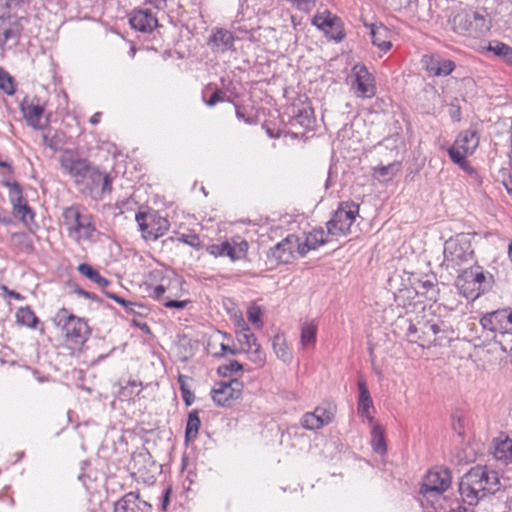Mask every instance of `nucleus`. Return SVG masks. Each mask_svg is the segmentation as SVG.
Instances as JSON below:
<instances>
[{"instance_id":"obj_2","label":"nucleus","mask_w":512,"mask_h":512,"mask_svg":"<svg viewBox=\"0 0 512 512\" xmlns=\"http://www.w3.org/2000/svg\"><path fill=\"white\" fill-rule=\"evenodd\" d=\"M406 337L409 342L418 343L421 347L446 346L453 338L451 326L438 318L420 320L416 323L406 321Z\"/></svg>"},{"instance_id":"obj_6","label":"nucleus","mask_w":512,"mask_h":512,"mask_svg":"<svg viewBox=\"0 0 512 512\" xmlns=\"http://www.w3.org/2000/svg\"><path fill=\"white\" fill-rule=\"evenodd\" d=\"M474 251L470 239L463 234L450 238L444 243L443 265L456 269L473 260Z\"/></svg>"},{"instance_id":"obj_22","label":"nucleus","mask_w":512,"mask_h":512,"mask_svg":"<svg viewBox=\"0 0 512 512\" xmlns=\"http://www.w3.org/2000/svg\"><path fill=\"white\" fill-rule=\"evenodd\" d=\"M208 45L214 53H225L233 49L234 36L226 29L217 28L212 31Z\"/></svg>"},{"instance_id":"obj_18","label":"nucleus","mask_w":512,"mask_h":512,"mask_svg":"<svg viewBox=\"0 0 512 512\" xmlns=\"http://www.w3.org/2000/svg\"><path fill=\"white\" fill-rule=\"evenodd\" d=\"M312 23L331 39L337 42L343 40L344 33L341 29L340 22L336 17L332 16L330 12L325 11L322 14L315 15L312 19Z\"/></svg>"},{"instance_id":"obj_64","label":"nucleus","mask_w":512,"mask_h":512,"mask_svg":"<svg viewBox=\"0 0 512 512\" xmlns=\"http://www.w3.org/2000/svg\"><path fill=\"white\" fill-rule=\"evenodd\" d=\"M508 257H509L510 261L512 262V241L509 243V246H508Z\"/></svg>"},{"instance_id":"obj_25","label":"nucleus","mask_w":512,"mask_h":512,"mask_svg":"<svg viewBox=\"0 0 512 512\" xmlns=\"http://www.w3.org/2000/svg\"><path fill=\"white\" fill-rule=\"evenodd\" d=\"M425 69L432 76H447L455 69V63L440 57H429L425 60Z\"/></svg>"},{"instance_id":"obj_49","label":"nucleus","mask_w":512,"mask_h":512,"mask_svg":"<svg viewBox=\"0 0 512 512\" xmlns=\"http://www.w3.org/2000/svg\"><path fill=\"white\" fill-rule=\"evenodd\" d=\"M261 309L258 306H252L248 309L247 316L248 320L254 324L257 328H260L262 326L261 321Z\"/></svg>"},{"instance_id":"obj_29","label":"nucleus","mask_w":512,"mask_h":512,"mask_svg":"<svg viewBox=\"0 0 512 512\" xmlns=\"http://www.w3.org/2000/svg\"><path fill=\"white\" fill-rule=\"evenodd\" d=\"M369 27L373 45L377 46L382 52H387L392 46V43L388 40V29L383 25L375 24H371Z\"/></svg>"},{"instance_id":"obj_4","label":"nucleus","mask_w":512,"mask_h":512,"mask_svg":"<svg viewBox=\"0 0 512 512\" xmlns=\"http://www.w3.org/2000/svg\"><path fill=\"white\" fill-rule=\"evenodd\" d=\"M448 24L452 31L462 36L479 37L490 29V20L484 15L463 9L454 11Z\"/></svg>"},{"instance_id":"obj_3","label":"nucleus","mask_w":512,"mask_h":512,"mask_svg":"<svg viewBox=\"0 0 512 512\" xmlns=\"http://www.w3.org/2000/svg\"><path fill=\"white\" fill-rule=\"evenodd\" d=\"M63 223L69 238L76 242L93 238L96 227L91 214L85 213L79 205L66 207L62 213Z\"/></svg>"},{"instance_id":"obj_20","label":"nucleus","mask_w":512,"mask_h":512,"mask_svg":"<svg viewBox=\"0 0 512 512\" xmlns=\"http://www.w3.org/2000/svg\"><path fill=\"white\" fill-rule=\"evenodd\" d=\"M60 163L62 169L70 176L74 177L78 185L85 181V177L92 167L86 160L75 158L71 155H64Z\"/></svg>"},{"instance_id":"obj_39","label":"nucleus","mask_w":512,"mask_h":512,"mask_svg":"<svg viewBox=\"0 0 512 512\" xmlns=\"http://www.w3.org/2000/svg\"><path fill=\"white\" fill-rule=\"evenodd\" d=\"M317 326L313 322H305L301 327L300 342L303 347L313 345L316 340Z\"/></svg>"},{"instance_id":"obj_48","label":"nucleus","mask_w":512,"mask_h":512,"mask_svg":"<svg viewBox=\"0 0 512 512\" xmlns=\"http://www.w3.org/2000/svg\"><path fill=\"white\" fill-rule=\"evenodd\" d=\"M243 369V366L241 363H239L236 360L230 361L228 364H223L218 368V371L223 376H227L229 374L236 373L238 371H241Z\"/></svg>"},{"instance_id":"obj_41","label":"nucleus","mask_w":512,"mask_h":512,"mask_svg":"<svg viewBox=\"0 0 512 512\" xmlns=\"http://www.w3.org/2000/svg\"><path fill=\"white\" fill-rule=\"evenodd\" d=\"M0 90L9 96L14 95L16 92L14 78L2 67H0Z\"/></svg>"},{"instance_id":"obj_31","label":"nucleus","mask_w":512,"mask_h":512,"mask_svg":"<svg viewBox=\"0 0 512 512\" xmlns=\"http://www.w3.org/2000/svg\"><path fill=\"white\" fill-rule=\"evenodd\" d=\"M201 420L199 417V410L194 409L188 414V419L185 428V440L194 441L197 438Z\"/></svg>"},{"instance_id":"obj_57","label":"nucleus","mask_w":512,"mask_h":512,"mask_svg":"<svg viewBox=\"0 0 512 512\" xmlns=\"http://www.w3.org/2000/svg\"><path fill=\"white\" fill-rule=\"evenodd\" d=\"M181 394H182V398H183V401L185 402V404L187 406L192 405V403L195 400V396H194L193 392L190 389H188V390H185L184 392H182Z\"/></svg>"},{"instance_id":"obj_42","label":"nucleus","mask_w":512,"mask_h":512,"mask_svg":"<svg viewBox=\"0 0 512 512\" xmlns=\"http://www.w3.org/2000/svg\"><path fill=\"white\" fill-rule=\"evenodd\" d=\"M13 215L18 217L21 220V222L26 226H30V224L35 222V213L28 205V203H25L23 204V206L14 210Z\"/></svg>"},{"instance_id":"obj_11","label":"nucleus","mask_w":512,"mask_h":512,"mask_svg":"<svg viewBox=\"0 0 512 512\" xmlns=\"http://www.w3.org/2000/svg\"><path fill=\"white\" fill-rule=\"evenodd\" d=\"M136 222L145 240L155 241L163 236L170 227L168 220L154 211L139 212Z\"/></svg>"},{"instance_id":"obj_17","label":"nucleus","mask_w":512,"mask_h":512,"mask_svg":"<svg viewBox=\"0 0 512 512\" xmlns=\"http://www.w3.org/2000/svg\"><path fill=\"white\" fill-rule=\"evenodd\" d=\"M355 81L352 84L354 93L360 98H371L375 95V85L372 75L365 66L355 65L353 67Z\"/></svg>"},{"instance_id":"obj_23","label":"nucleus","mask_w":512,"mask_h":512,"mask_svg":"<svg viewBox=\"0 0 512 512\" xmlns=\"http://www.w3.org/2000/svg\"><path fill=\"white\" fill-rule=\"evenodd\" d=\"M133 29L143 33L152 32L158 25L157 18L149 10H134L129 18Z\"/></svg>"},{"instance_id":"obj_28","label":"nucleus","mask_w":512,"mask_h":512,"mask_svg":"<svg viewBox=\"0 0 512 512\" xmlns=\"http://www.w3.org/2000/svg\"><path fill=\"white\" fill-rule=\"evenodd\" d=\"M454 145L464 153L472 154L479 145V136L475 130L462 131L456 138Z\"/></svg>"},{"instance_id":"obj_36","label":"nucleus","mask_w":512,"mask_h":512,"mask_svg":"<svg viewBox=\"0 0 512 512\" xmlns=\"http://www.w3.org/2000/svg\"><path fill=\"white\" fill-rule=\"evenodd\" d=\"M488 51L493 52L496 56L501 58L506 64L512 66V47L500 42L493 41L488 46Z\"/></svg>"},{"instance_id":"obj_16","label":"nucleus","mask_w":512,"mask_h":512,"mask_svg":"<svg viewBox=\"0 0 512 512\" xmlns=\"http://www.w3.org/2000/svg\"><path fill=\"white\" fill-rule=\"evenodd\" d=\"M20 109L30 127L34 129L43 128L42 117L45 108L44 103L38 97H25L20 103Z\"/></svg>"},{"instance_id":"obj_14","label":"nucleus","mask_w":512,"mask_h":512,"mask_svg":"<svg viewBox=\"0 0 512 512\" xmlns=\"http://www.w3.org/2000/svg\"><path fill=\"white\" fill-rule=\"evenodd\" d=\"M80 185H84L89 189L95 198H101L104 194L110 193L112 190V179L109 174L101 172L95 167H91L89 173L85 177V181Z\"/></svg>"},{"instance_id":"obj_5","label":"nucleus","mask_w":512,"mask_h":512,"mask_svg":"<svg viewBox=\"0 0 512 512\" xmlns=\"http://www.w3.org/2000/svg\"><path fill=\"white\" fill-rule=\"evenodd\" d=\"M53 322L61 328L66 342L74 345L83 344L90 334L89 326L85 320L73 315L66 308H61L56 312Z\"/></svg>"},{"instance_id":"obj_8","label":"nucleus","mask_w":512,"mask_h":512,"mask_svg":"<svg viewBox=\"0 0 512 512\" xmlns=\"http://www.w3.org/2000/svg\"><path fill=\"white\" fill-rule=\"evenodd\" d=\"M359 213V205L354 202H343L327 222V232L332 236H346Z\"/></svg>"},{"instance_id":"obj_30","label":"nucleus","mask_w":512,"mask_h":512,"mask_svg":"<svg viewBox=\"0 0 512 512\" xmlns=\"http://www.w3.org/2000/svg\"><path fill=\"white\" fill-rule=\"evenodd\" d=\"M2 183L9 189V199L12 205V212L27 203L23 197V190L18 182L3 180Z\"/></svg>"},{"instance_id":"obj_24","label":"nucleus","mask_w":512,"mask_h":512,"mask_svg":"<svg viewBox=\"0 0 512 512\" xmlns=\"http://www.w3.org/2000/svg\"><path fill=\"white\" fill-rule=\"evenodd\" d=\"M493 456L505 466L512 467V439L506 434H500L493 440Z\"/></svg>"},{"instance_id":"obj_51","label":"nucleus","mask_w":512,"mask_h":512,"mask_svg":"<svg viewBox=\"0 0 512 512\" xmlns=\"http://www.w3.org/2000/svg\"><path fill=\"white\" fill-rule=\"evenodd\" d=\"M291 1H292L293 5L301 11L309 12L315 6V0H291Z\"/></svg>"},{"instance_id":"obj_44","label":"nucleus","mask_w":512,"mask_h":512,"mask_svg":"<svg viewBox=\"0 0 512 512\" xmlns=\"http://www.w3.org/2000/svg\"><path fill=\"white\" fill-rule=\"evenodd\" d=\"M448 154L451 160L459 165L462 169L466 170L468 167V162L466 160V156L468 153H464L460 148L456 145H453L448 149Z\"/></svg>"},{"instance_id":"obj_37","label":"nucleus","mask_w":512,"mask_h":512,"mask_svg":"<svg viewBox=\"0 0 512 512\" xmlns=\"http://www.w3.org/2000/svg\"><path fill=\"white\" fill-rule=\"evenodd\" d=\"M180 284L181 280L177 276H174L173 279L162 278L161 283L151 289L150 296L154 299L160 300L166 291H169L172 287H176Z\"/></svg>"},{"instance_id":"obj_9","label":"nucleus","mask_w":512,"mask_h":512,"mask_svg":"<svg viewBox=\"0 0 512 512\" xmlns=\"http://www.w3.org/2000/svg\"><path fill=\"white\" fill-rule=\"evenodd\" d=\"M484 329L495 333V341L501 346V340H507L512 337V311L501 309L486 313L480 319Z\"/></svg>"},{"instance_id":"obj_43","label":"nucleus","mask_w":512,"mask_h":512,"mask_svg":"<svg viewBox=\"0 0 512 512\" xmlns=\"http://www.w3.org/2000/svg\"><path fill=\"white\" fill-rule=\"evenodd\" d=\"M245 352L248 354L249 360L257 367H262L265 364L266 354L262 350L260 344L257 343L253 348L245 349Z\"/></svg>"},{"instance_id":"obj_13","label":"nucleus","mask_w":512,"mask_h":512,"mask_svg":"<svg viewBox=\"0 0 512 512\" xmlns=\"http://www.w3.org/2000/svg\"><path fill=\"white\" fill-rule=\"evenodd\" d=\"M242 388V383L237 379L216 383L211 390L212 400L217 406H230L233 401L240 398Z\"/></svg>"},{"instance_id":"obj_27","label":"nucleus","mask_w":512,"mask_h":512,"mask_svg":"<svg viewBox=\"0 0 512 512\" xmlns=\"http://www.w3.org/2000/svg\"><path fill=\"white\" fill-rule=\"evenodd\" d=\"M326 242L327 239L323 229L312 230L306 235L303 242L299 240L300 256L306 255L310 250H314Z\"/></svg>"},{"instance_id":"obj_58","label":"nucleus","mask_w":512,"mask_h":512,"mask_svg":"<svg viewBox=\"0 0 512 512\" xmlns=\"http://www.w3.org/2000/svg\"><path fill=\"white\" fill-rule=\"evenodd\" d=\"M178 383L181 393L189 389L187 385V376L180 374L178 376Z\"/></svg>"},{"instance_id":"obj_56","label":"nucleus","mask_w":512,"mask_h":512,"mask_svg":"<svg viewBox=\"0 0 512 512\" xmlns=\"http://www.w3.org/2000/svg\"><path fill=\"white\" fill-rule=\"evenodd\" d=\"M184 242L194 248H200L201 241L197 235H188Z\"/></svg>"},{"instance_id":"obj_33","label":"nucleus","mask_w":512,"mask_h":512,"mask_svg":"<svg viewBox=\"0 0 512 512\" xmlns=\"http://www.w3.org/2000/svg\"><path fill=\"white\" fill-rule=\"evenodd\" d=\"M400 170L399 162H392L387 165H380L373 168V175L379 181L391 180Z\"/></svg>"},{"instance_id":"obj_1","label":"nucleus","mask_w":512,"mask_h":512,"mask_svg":"<svg viewBox=\"0 0 512 512\" xmlns=\"http://www.w3.org/2000/svg\"><path fill=\"white\" fill-rule=\"evenodd\" d=\"M500 489V481L496 471L487 466L471 468L459 483V492L465 503L476 505L488 495H492Z\"/></svg>"},{"instance_id":"obj_12","label":"nucleus","mask_w":512,"mask_h":512,"mask_svg":"<svg viewBox=\"0 0 512 512\" xmlns=\"http://www.w3.org/2000/svg\"><path fill=\"white\" fill-rule=\"evenodd\" d=\"M450 484L451 475L447 469L429 471L423 479L420 492L426 498L438 496L446 491Z\"/></svg>"},{"instance_id":"obj_19","label":"nucleus","mask_w":512,"mask_h":512,"mask_svg":"<svg viewBox=\"0 0 512 512\" xmlns=\"http://www.w3.org/2000/svg\"><path fill=\"white\" fill-rule=\"evenodd\" d=\"M23 31L20 20L9 18L0 25V47L2 49L12 48L19 42Z\"/></svg>"},{"instance_id":"obj_38","label":"nucleus","mask_w":512,"mask_h":512,"mask_svg":"<svg viewBox=\"0 0 512 512\" xmlns=\"http://www.w3.org/2000/svg\"><path fill=\"white\" fill-rule=\"evenodd\" d=\"M77 270L80 274L86 276L101 287H106L109 284V281L106 278L102 277L98 271L86 263L79 264Z\"/></svg>"},{"instance_id":"obj_60","label":"nucleus","mask_w":512,"mask_h":512,"mask_svg":"<svg viewBox=\"0 0 512 512\" xmlns=\"http://www.w3.org/2000/svg\"><path fill=\"white\" fill-rule=\"evenodd\" d=\"M77 293L86 297V298H89V299H95V295L90 293V292H87V291H84L82 289H79L77 290Z\"/></svg>"},{"instance_id":"obj_46","label":"nucleus","mask_w":512,"mask_h":512,"mask_svg":"<svg viewBox=\"0 0 512 512\" xmlns=\"http://www.w3.org/2000/svg\"><path fill=\"white\" fill-rule=\"evenodd\" d=\"M63 136H64V134L62 132H56L51 137L44 135L43 143L45 146L50 147L53 150H58L64 144Z\"/></svg>"},{"instance_id":"obj_61","label":"nucleus","mask_w":512,"mask_h":512,"mask_svg":"<svg viewBox=\"0 0 512 512\" xmlns=\"http://www.w3.org/2000/svg\"><path fill=\"white\" fill-rule=\"evenodd\" d=\"M101 113L97 112L90 118L91 124H97L100 121Z\"/></svg>"},{"instance_id":"obj_62","label":"nucleus","mask_w":512,"mask_h":512,"mask_svg":"<svg viewBox=\"0 0 512 512\" xmlns=\"http://www.w3.org/2000/svg\"><path fill=\"white\" fill-rule=\"evenodd\" d=\"M169 491H166L165 493V496H164V500H163V504H162V509L165 510L168 503H169Z\"/></svg>"},{"instance_id":"obj_53","label":"nucleus","mask_w":512,"mask_h":512,"mask_svg":"<svg viewBox=\"0 0 512 512\" xmlns=\"http://www.w3.org/2000/svg\"><path fill=\"white\" fill-rule=\"evenodd\" d=\"M188 304V301L179 300H167L163 303L166 308L169 309H184Z\"/></svg>"},{"instance_id":"obj_59","label":"nucleus","mask_w":512,"mask_h":512,"mask_svg":"<svg viewBox=\"0 0 512 512\" xmlns=\"http://www.w3.org/2000/svg\"><path fill=\"white\" fill-rule=\"evenodd\" d=\"M451 115L453 118H455L457 121L460 120V108L456 106L451 107Z\"/></svg>"},{"instance_id":"obj_47","label":"nucleus","mask_w":512,"mask_h":512,"mask_svg":"<svg viewBox=\"0 0 512 512\" xmlns=\"http://www.w3.org/2000/svg\"><path fill=\"white\" fill-rule=\"evenodd\" d=\"M318 417L319 422H322V426L331 423L334 419V411L330 408L317 407L314 411Z\"/></svg>"},{"instance_id":"obj_45","label":"nucleus","mask_w":512,"mask_h":512,"mask_svg":"<svg viewBox=\"0 0 512 512\" xmlns=\"http://www.w3.org/2000/svg\"><path fill=\"white\" fill-rule=\"evenodd\" d=\"M319 416H316L314 412H308L303 415L301 419V424L304 428L308 430H316L319 429L322 426V422H319L318 420Z\"/></svg>"},{"instance_id":"obj_40","label":"nucleus","mask_w":512,"mask_h":512,"mask_svg":"<svg viewBox=\"0 0 512 512\" xmlns=\"http://www.w3.org/2000/svg\"><path fill=\"white\" fill-rule=\"evenodd\" d=\"M371 444L373 450L379 454L386 452V444L384 440L383 430L379 425H375L371 431Z\"/></svg>"},{"instance_id":"obj_63","label":"nucleus","mask_w":512,"mask_h":512,"mask_svg":"<svg viewBox=\"0 0 512 512\" xmlns=\"http://www.w3.org/2000/svg\"><path fill=\"white\" fill-rule=\"evenodd\" d=\"M453 512H474L473 509H470V508H466V507H462V506H459L456 510H454Z\"/></svg>"},{"instance_id":"obj_34","label":"nucleus","mask_w":512,"mask_h":512,"mask_svg":"<svg viewBox=\"0 0 512 512\" xmlns=\"http://www.w3.org/2000/svg\"><path fill=\"white\" fill-rule=\"evenodd\" d=\"M273 349L276 356L285 363L292 360V353L288 347L285 338L282 335H276L273 338Z\"/></svg>"},{"instance_id":"obj_52","label":"nucleus","mask_w":512,"mask_h":512,"mask_svg":"<svg viewBox=\"0 0 512 512\" xmlns=\"http://www.w3.org/2000/svg\"><path fill=\"white\" fill-rule=\"evenodd\" d=\"M359 400L358 402L371 400L370 393L364 381H359Z\"/></svg>"},{"instance_id":"obj_7","label":"nucleus","mask_w":512,"mask_h":512,"mask_svg":"<svg viewBox=\"0 0 512 512\" xmlns=\"http://www.w3.org/2000/svg\"><path fill=\"white\" fill-rule=\"evenodd\" d=\"M455 285L460 294L472 301L489 288L487 276L480 267L464 270L456 278Z\"/></svg>"},{"instance_id":"obj_35","label":"nucleus","mask_w":512,"mask_h":512,"mask_svg":"<svg viewBox=\"0 0 512 512\" xmlns=\"http://www.w3.org/2000/svg\"><path fill=\"white\" fill-rule=\"evenodd\" d=\"M16 321L17 323L24 325L28 328L34 329L36 328L39 319L35 315V313L30 309V307H21L16 312Z\"/></svg>"},{"instance_id":"obj_21","label":"nucleus","mask_w":512,"mask_h":512,"mask_svg":"<svg viewBox=\"0 0 512 512\" xmlns=\"http://www.w3.org/2000/svg\"><path fill=\"white\" fill-rule=\"evenodd\" d=\"M152 506L140 499L139 494L129 492L115 503L114 512H151Z\"/></svg>"},{"instance_id":"obj_55","label":"nucleus","mask_w":512,"mask_h":512,"mask_svg":"<svg viewBox=\"0 0 512 512\" xmlns=\"http://www.w3.org/2000/svg\"><path fill=\"white\" fill-rule=\"evenodd\" d=\"M107 296L111 299H113L114 301H116L117 303L123 305L124 307H128V306H137L136 303L134 302H130V301H127L125 300L124 298L122 297H119L115 294H112V293H107Z\"/></svg>"},{"instance_id":"obj_10","label":"nucleus","mask_w":512,"mask_h":512,"mask_svg":"<svg viewBox=\"0 0 512 512\" xmlns=\"http://www.w3.org/2000/svg\"><path fill=\"white\" fill-rule=\"evenodd\" d=\"M248 242L241 236H233L222 243H214L206 247V251L214 257H228L232 262L246 258Z\"/></svg>"},{"instance_id":"obj_15","label":"nucleus","mask_w":512,"mask_h":512,"mask_svg":"<svg viewBox=\"0 0 512 512\" xmlns=\"http://www.w3.org/2000/svg\"><path fill=\"white\" fill-rule=\"evenodd\" d=\"M295 253L300 255L299 238L289 235L269 250L268 257L277 263H289Z\"/></svg>"},{"instance_id":"obj_26","label":"nucleus","mask_w":512,"mask_h":512,"mask_svg":"<svg viewBox=\"0 0 512 512\" xmlns=\"http://www.w3.org/2000/svg\"><path fill=\"white\" fill-rule=\"evenodd\" d=\"M225 338H227V335L222 332H217L212 336L207 345L208 352L215 357H221L226 354L234 355L236 350L224 342Z\"/></svg>"},{"instance_id":"obj_54","label":"nucleus","mask_w":512,"mask_h":512,"mask_svg":"<svg viewBox=\"0 0 512 512\" xmlns=\"http://www.w3.org/2000/svg\"><path fill=\"white\" fill-rule=\"evenodd\" d=\"M223 100V92L219 89L213 92L211 97L206 101V104L210 107L216 105L218 102Z\"/></svg>"},{"instance_id":"obj_32","label":"nucleus","mask_w":512,"mask_h":512,"mask_svg":"<svg viewBox=\"0 0 512 512\" xmlns=\"http://www.w3.org/2000/svg\"><path fill=\"white\" fill-rule=\"evenodd\" d=\"M239 330L237 331V339L243 346V349L253 348L257 344L256 336L251 332L245 321L241 319L238 323Z\"/></svg>"},{"instance_id":"obj_50","label":"nucleus","mask_w":512,"mask_h":512,"mask_svg":"<svg viewBox=\"0 0 512 512\" xmlns=\"http://www.w3.org/2000/svg\"><path fill=\"white\" fill-rule=\"evenodd\" d=\"M373 408L372 399L368 401L358 402V414L366 417L369 422H372L373 417L370 415V409Z\"/></svg>"}]
</instances>
